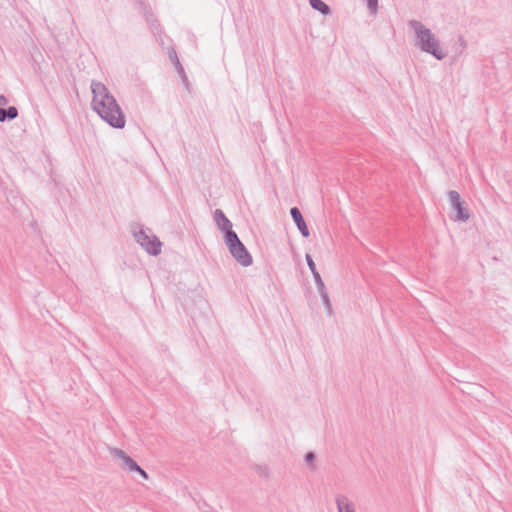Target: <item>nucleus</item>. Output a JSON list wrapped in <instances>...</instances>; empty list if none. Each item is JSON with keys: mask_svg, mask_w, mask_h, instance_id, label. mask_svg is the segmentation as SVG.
<instances>
[{"mask_svg": "<svg viewBox=\"0 0 512 512\" xmlns=\"http://www.w3.org/2000/svg\"><path fill=\"white\" fill-rule=\"evenodd\" d=\"M214 220H215L218 228L225 233V236L228 235V233H234L232 231L231 222L229 221V219L224 215V213L221 210L215 211Z\"/></svg>", "mask_w": 512, "mask_h": 512, "instance_id": "obj_5", "label": "nucleus"}, {"mask_svg": "<svg viewBox=\"0 0 512 512\" xmlns=\"http://www.w3.org/2000/svg\"><path fill=\"white\" fill-rule=\"evenodd\" d=\"M91 90L93 110L110 126L118 129L124 128L125 116L107 87L99 81H92Z\"/></svg>", "mask_w": 512, "mask_h": 512, "instance_id": "obj_1", "label": "nucleus"}, {"mask_svg": "<svg viewBox=\"0 0 512 512\" xmlns=\"http://www.w3.org/2000/svg\"><path fill=\"white\" fill-rule=\"evenodd\" d=\"M338 509L339 512H354L353 508L345 498L338 499Z\"/></svg>", "mask_w": 512, "mask_h": 512, "instance_id": "obj_11", "label": "nucleus"}, {"mask_svg": "<svg viewBox=\"0 0 512 512\" xmlns=\"http://www.w3.org/2000/svg\"><path fill=\"white\" fill-rule=\"evenodd\" d=\"M179 76L181 77L182 79V82L184 83V85L186 86V88L189 87V81H188V78H187V75L184 71V68L183 66L181 65L180 62H177V65L175 66Z\"/></svg>", "mask_w": 512, "mask_h": 512, "instance_id": "obj_12", "label": "nucleus"}, {"mask_svg": "<svg viewBox=\"0 0 512 512\" xmlns=\"http://www.w3.org/2000/svg\"><path fill=\"white\" fill-rule=\"evenodd\" d=\"M117 456L120 457L125 465L129 468L131 471L140 470V467L137 465V463L131 459L129 456H127L123 451H117Z\"/></svg>", "mask_w": 512, "mask_h": 512, "instance_id": "obj_10", "label": "nucleus"}, {"mask_svg": "<svg viewBox=\"0 0 512 512\" xmlns=\"http://www.w3.org/2000/svg\"><path fill=\"white\" fill-rule=\"evenodd\" d=\"M136 472H138L144 479L148 478L147 473L143 469L140 468V470H136Z\"/></svg>", "mask_w": 512, "mask_h": 512, "instance_id": "obj_18", "label": "nucleus"}, {"mask_svg": "<svg viewBox=\"0 0 512 512\" xmlns=\"http://www.w3.org/2000/svg\"><path fill=\"white\" fill-rule=\"evenodd\" d=\"M408 26L415 33V46L418 49L432 55L437 60H443L446 57V53L440 46V41L421 21L410 20Z\"/></svg>", "mask_w": 512, "mask_h": 512, "instance_id": "obj_2", "label": "nucleus"}, {"mask_svg": "<svg viewBox=\"0 0 512 512\" xmlns=\"http://www.w3.org/2000/svg\"><path fill=\"white\" fill-rule=\"evenodd\" d=\"M452 204L457 211V219L466 221L469 218L468 210L463 206V203L459 200V196L456 195L452 198Z\"/></svg>", "mask_w": 512, "mask_h": 512, "instance_id": "obj_7", "label": "nucleus"}, {"mask_svg": "<svg viewBox=\"0 0 512 512\" xmlns=\"http://www.w3.org/2000/svg\"><path fill=\"white\" fill-rule=\"evenodd\" d=\"M225 242L233 257L243 266H249L252 263V257L246 250L243 243L239 240L236 233H228L225 236Z\"/></svg>", "mask_w": 512, "mask_h": 512, "instance_id": "obj_3", "label": "nucleus"}, {"mask_svg": "<svg viewBox=\"0 0 512 512\" xmlns=\"http://www.w3.org/2000/svg\"><path fill=\"white\" fill-rule=\"evenodd\" d=\"M8 103V99L4 95H0V107Z\"/></svg>", "mask_w": 512, "mask_h": 512, "instance_id": "obj_16", "label": "nucleus"}, {"mask_svg": "<svg viewBox=\"0 0 512 512\" xmlns=\"http://www.w3.org/2000/svg\"><path fill=\"white\" fill-rule=\"evenodd\" d=\"M458 41L462 48L466 47V41L464 40V38L462 36L459 37Z\"/></svg>", "mask_w": 512, "mask_h": 512, "instance_id": "obj_17", "label": "nucleus"}, {"mask_svg": "<svg viewBox=\"0 0 512 512\" xmlns=\"http://www.w3.org/2000/svg\"><path fill=\"white\" fill-rule=\"evenodd\" d=\"M306 258H307V263L309 265V268L311 269V271L313 273H315V270H316L315 263L313 262L312 258L309 255H307Z\"/></svg>", "mask_w": 512, "mask_h": 512, "instance_id": "obj_15", "label": "nucleus"}, {"mask_svg": "<svg viewBox=\"0 0 512 512\" xmlns=\"http://www.w3.org/2000/svg\"><path fill=\"white\" fill-rule=\"evenodd\" d=\"M310 6L319 11L322 15H329L331 13L330 7L322 0H309Z\"/></svg>", "mask_w": 512, "mask_h": 512, "instance_id": "obj_9", "label": "nucleus"}, {"mask_svg": "<svg viewBox=\"0 0 512 512\" xmlns=\"http://www.w3.org/2000/svg\"><path fill=\"white\" fill-rule=\"evenodd\" d=\"M137 242L152 255H157L161 251V242L154 236H149L141 231L135 234Z\"/></svg>", "mask_w": 512, "mask_h": 512, "instance_id": "obj_4", "label": "nucleus"}, {"mask_svg": "<svg viewBox=\"0 0 512 512\" xmlns=\"http://www.w3.org/2000/svg\"><path fill=\"white\" fill-rule=\"evenodd\" d=\"M367 2V6L369 8V10L372 12V13H376L377 9H378V0H365Z\"/></svg>", "mask_w": 512, "mask_h": 512, "instance_id": "obj_13", "label": "nucleus"}, {"mask_svg": "<svg viewBox=\"0 0 512 512\" xmlns=\"http://www.w3.org/2000/svg\"><path fill=\"white\" fill-rule=\"evenodd\" d=\"M169 58L174 63L175 66L177 65V62H180L179 59H178L176 51L173 50V49L169 53Z\"/></svg>", "mask_w": 512, "mask_h": 512, "instance_id": "obj_14", "label": "nucleus"}, {"mask_svg": "<svg viewBox=\"0 0 512 512\" xmlns=\"http://www.w3.org/2000/svg\"><path fill=\"white\" fill-rule=\"evenodd\" d=\"M291 216H292L293 220L295 221V223H296V225H297L298 229H299V230H300V232L302 233V235H303L304 237H308V236H309V234H310V233H309V229H308V227H307V225H306V223H305V221H304V219H303V217H302V214H301V212L299 211V209H298V208H296V207H293V208L291 209Z\"/></svg>", "mask_w": 512, "mask_h": 512, "instance_id": "obj_6", "label": "nucleus"}, {"mask_svg": "<svg viewBox=\"0 0 512 512\" xmlns=\"http://www.w3.org/2000/svg\"><path fill=\"white\" fill-rule=\"evenodd\" d=\"M18 116V110L15 106H9L8 108L0 107V122L6 120H13Z\"/></svg>", "mask_w": 512, "mask_h": 512, "instance_id": "obj_8", "label": "nucleus"}, {"mask_svg": "<svg viewBox=\"0 0 512 512\" xmlns=\"http://www.w3.org/2000/svg\"><path fill=\"white\" fill-rule=\"evenodd\" d=\"M306 459H307V461H312V460H313V454H312V453H309V454L306 456Z\"/></svg>", "mask_w": 512, "mask_h": 512, "instance_id": "obj_19", "label": "nucleus"}]
</instances>
